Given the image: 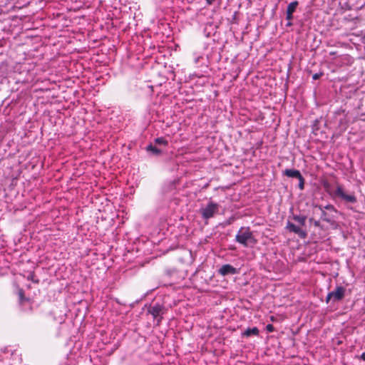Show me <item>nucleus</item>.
Masks as SVG:
<instances>
[{"label": "nucleus", "instance_id": "1", "mask_svg": "<svg viewBox=\"0 0 365 365\" xmlns=\"http://www.w3.org/2000/svg\"><path fill=\"white\" fill-rule=\"evenodd\" d=\"M235 241L244 247H248L250 245H255L257 242L252 232L248 227H242L235 236Z\"/></svg>", "mask_w": 365, "mask_h": 365}, {"label": "nucleus", "instance_id": "2", "mask_svg": "<svg viewBox=\"0 0 365 365\" xmlns=\"http://www.w3.org/2000/svg\"><path fill=\"white\" fill-rule=\"evenodd\" d=\"M220 205L212 200L200 209V213L204 220H208L215 216L219 212Z\"/></svg>", "mask_w": 365, "mask_h": 365}, {"label": "nucleus", "instance_id": "3", "mask_svg": "<svg viewBox=\"0 0 365 365\" xmlns=\"http://www.w3.org/2000/svg\"><path fill=\"white\" fill-rule=\"evenodd\" d=\"M333 197H339L346 202L355 203L356 202V197L354 194L353 192H346L343 187L339 184L336 185Z\"/></svg>", "mask_w": 365, "mask_h": 365}, {"label": "nucleus", "instance_id": "4", "mask_svg": "<svg viewBox=\"0 0 365 365\" xmlns=\"http://www.w3.org/2000/svg\"><path fill=\"white\" fill-rule=\"evenodd\" d=\"M346 289L344 287L338 286L335 290L330 292L327 296V302L330 300L333 302L341 301L345 296Z\"/></svg>", "mask_w": 365, "mask_h": 365}, {"label": "nucleus", "instance_id": "5", "mask_svg": "<svg viewBox=\"0 0 365 365\" xmlns=\"http://www.w3.org/2000/svg\"><path fill=\"white\" fill-rule=\"evenodd\" d=\"M163 306L156 304L150 307L148 309V312L153 316V317L157 320V324H159L162 319L163 314Z\"/></svg>", "mask_w": 365, "mask_h": 365}, {"label": "nucleus", "instance_id": "6", "mask_svg": "<svg viewBox=\"0 0 365 365\" xmlns=\"http://www.w3.org/2000/svg\"><path fill=\"white\" fill-rule=\"evenodd\" d=\"M286 229L291 232L297 234L302 239H304L307 235L305 230L289 221L287 223Z\"/></svg>", "mask_w": 365, "mask_h": 365}, {"label": "nucleus", "instance_id": "7", "mask_svg": "<svg viewBox=\"0 0 365 365\" xmlns=\"http://www.w3.org/2000/svg\"><path fill=\"white\" fill-rule=\"evenodd\" d=\"M218 272L222 276L235 274L237 273V269L230 264H224L219 269Z\"/></svg>", "mask_w": 365, "mask_h": 365}, {"label": "nucleus", "instance_id": "8", "mask_svg": "<svg viewBox=\"0 0 365 365\" xmlns=\"http://www.w3.org/2000/svg\"><path fill=\"white\" fill-rule=\"evenodd\" d=\"M284 175L289 178H301V173L298 170L287 169L284 172Z\"/></svg>", "mask_w": 365, "mask_h": 365}, {"label": "nucleus", "instance_id": "9", "mask_svg": "<svg viewBox=\"0 0 365 365\" xmlns=\"http://www.w3.org/2000/svg\"><path fill=\"white\" fill-rule=\"evenodd\" d=\"M259 333V331L257 327L248 328L242 333V336L245 337H250L252 335L258 336Z\"/></svg>", "mask_w": 365, "mask_h": 365}, {"label": "nucleus", "instance_id": "10", "mask_svg": "<svg viewBox=\"0 0 365 365\" xmlns=\"http://www.w3.org/2000/svg\"><path fill=\"white\" fill-rule=\"evenodd\" d=\"M293 220L298 222L300 225L304 226L306 223L307 217L304 215H293Z\"/></svg>", "mask_w": 365, "mask_h": 365}, {"label": "nucleus", "instance_id": "11", "mask_svg": "<svg viewBox=\"0 0 365 365\" xmlns=\"http://www.w3.org/2000/svg\"><path fill=\"white\" fill-rule=\"evenodd\" d=\"M297 6H298V1H294L293 2H291L287 7L286 13L293 14L295 11Z\"/></svg>", "mask_w": 365, "mask_h": 365}, {"label": "nucleus", "instance_id": "12", "mask_svg": "<svg viewBox=\"0 0 365 365\" xmlns=\"http://www.w3.org/2000/svg\"><path fill=\"white\" fill-rule=\"evenodd\" d=\"M146 150L148 151L153 153L155 155H160L162 153L161 150L158 149V148L153 146L151 144L147 146Z\"/></svg>", "mask_w": 365, "mask_h": 365}, {"label": "nucleus", "instance_id": "13", "mask_svg": "<svg viewBox=\"0 0 365 365\" xmlns=\"http://www.w3.org/2000/svg\"><path fill=\"white\" fill-rule=\"evenodd\" d=\"M155 143L158 145H168V141L163 137L157 138L155 139Z\"/></svg>", "mask_w": 365, "mask_h": 365}, {"label": "nucleus", "instance_id": "14", "mask_svg": "<svg viewBox=\"0 0 365 365\" xmlns=\"http://www.w3.org/2000/svg\"><path fill=\"white\" fill-rule=\"evenodd\" d=\"M298 180H299V188L301 190H302L304 188V179L302 177V175H301V178H299Z\"/></svg>", "mask_w": 365, "mask_h": 365}, {"label": "nucleus", "instance_id": "15", "mask_svg": "<svg viewBox=\"0 0 365 365\" xmlns=\"http://www.w3.org/2000/svg\"><path fill=\"white\" fill-rule=\"evenodd\" d=\"M62 365H76V362L74 360L67 358Z\"/></svg>", "mask_w": 365, "mask_h": 365}, {"label": "nucleus", "instance_id": "16", "mask_svg": "<svg viewBox=\"0 0 365 365\" xmlns=\"http://www.w3.org/2000/svg\"><path fill=\"white\" fill-rule=\"evenodd\" d=\"M322 185L327 192H329L330 183L327 180L322 182Z\"/></svg>", "mask_w": 365, "mask_h": 365}, {"label": "nucleus", "instance_id": "17", "mask_svg": "<svg viewBox=\"0 0 365 365\" xmlns=\"http://www.w3.org/2000/svg\"><path fill=\"white\" fill-rule=\"evenodd\" d=\"M28 279H31V281H33L35 283H38L39 282V280L38 279H36L34 274H32V273L29 275Z\"/></svg>", "mask_w": 365, "mask_h": 365}, {"label": "nucleus", "instance_id": "18", "mask_svg": "<svg viewBox=\"0 0 365 365\" xmlns=\"http://www.w3.org/2000/svg\"><path fill=\"white\" fill-rule=\"evenodd\" d=\"M322 220L324 221H327V222H329L330 220L327 217V213L326 212H324V210H322Z\"/></svg>", "mask_w": 365, "mask_h": 365}, {"label": "nucleus", "instance_id": "19", "mask_svg": "<svg viewBox=\"0 0 365 365\" xmlns=\"http://www.w3.org/2000/svg\"><path fill=\"white\" fill-rule=\"evenodd\" d=\"M266 329L268 332H272L274 331V327L272 324H269L266 326Z\"/></svg>", "mask_w": 365, "mask_h": 365}, {"label": "nucleus", "instance_id": "20", "mask_svg": "<svg viewBox=\"0 0 365 365\" xmlns=\"http://www.w3.org/2000/svg\"><path fill=\"white\" fill-rule=\"evenodd\" d=\"M324 209L336 212V209L334 208V207L332 205H330V204L327 205L324 207Z\"/></svg>", "mask_w": 365, "mask_h": 365}, {"label": "nucleus", "instance_id": "21", "mask_svg": "<svg viewBox=\"0 0 365 365\" xmlns=\"http://www.w3.org/2000/svg\"><path fill=\"white\" fill-rule=\"evenodd\" d=\"M287 14V16H286V19L289 21H291L293 18V14L292 13H286Z\"/></svg>", "mask_w": 365, "mask_h": 365}, {"label": "nucleus", "instance_id": "22", "mask_svg": "<svg viewBox=\"0 0 365 365\" xmlns=\"http://www.w3.org/2000/svg\"><path fill=\"white\" fill-rule=\"evenodd\" d=\"M321 76H322V73H315L313 75L312 78L314 80H317V79L319 78Z\"/></svg>", "mask_w": 365, "mask_h": 365}, {"label": "nucleus", "instance_id": "23", "mask_svg": "<svg viewBox=\"0 0 365 365\" xmlns=\"http://www.w3.org/2000/svg\"><path fill=\"white\" fill-rule=\"evenodd\" d=\"M19 297H20V300L22 301L23 300V298H24V295H23V292L22 290H21L19 292Z\"/></svg>", "mask_w": 365, "mask_h": 365}, {"label": "nucleus", "instance_id": "24", "mask_svg": "<svg viewBox=\"0 0 365 365\" xmlns=\"http://www.w3.org/2000/svg\"><path fill=\"white\" fill-rule=\"evenodd\" d=\"M215 0H205L208 5H211Z\"/></svg>", "mask_w": 365, "mask_h": 365}, {"label": "nucleus", "instance_id": "25", "mask_svg": "<svg viewBox=\"0 0 365 365\" xmlns=\"http://www.w3.org/2000/svg\"><path fill=\"white\" fill-rule=\"evenodd\" d=\"M361 359L365 361V352H363L361 355Z\"/></svg>", "mask_w": 365, "mask_h": 365}, {"label": "nucleus", "instance_id": "26", "mask_svg": "<svg viewBox=\"0 0 365 365\" xmlns=\"http://www.w3.org/2000/svg\"><path fill=\"white\" fill-rule=\"evenodd\" d=\"M291 25H292V24H291V23H288V24H287V26H291Z\"/></svg>", "mask_w": 365, "mask_h": 365}]
</instances>
